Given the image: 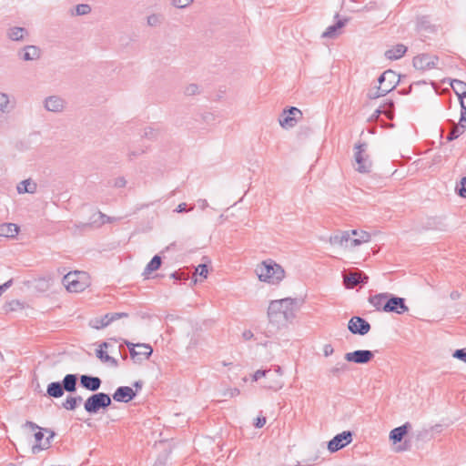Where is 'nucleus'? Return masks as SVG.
Here are the masks:
<instances>
[{
    "instance_id": "nucleus-1",
    "label": "nucleus",
    "mask_w": 466,
    "mask_h": 466,
    "mask_svg": "<svg viewBox=\"0 0 466 466\" xmlns=\"http://www.w3.org/2000/svg\"><path fill=\"white\" fill-rule=\"evenodd\" d=\"M299 303V299L291 298L272 300L268 309V318L272 328L268 332L273 334L291 321L295 318V309Z\"/></svg>"
},
{
    "instance_id": "nucleus-2",
    "label": "nucleus",
    "mask_w": 466,
    "mask_h": 466,
    "mask_svg": "<svg viewBox=\"0 0 466 466\" xmlns=\"http://www.w3.org/2000/svg\"><path fill=\"white\" fill-rule=\"evenodd\" d=\"M256 273L260 281L269 284H278L285 277V270L272 259L263 261L258 265Z\"/></svg>"
},
{
    "instance_id": "nucleus-3",
    "label": "nucleus",
    "mask_w": 466,
    "mask_h": 466,
    "mask_svg": "<svg viewBox=\"0 0 466 466\" xmlns=\"http://www.w3.org/2000/svg\"><path fill=\"white\" fill-rule=\"evenodd\" d=\"M78 374H66L62 381H54L47 385L46 396L49 398H61L65 391L75 393L77 390Z\"/></svg>"
},
{
    "instance_id": "nucleus-4",
    "label": "nucleus",
    "mask_w": 466,
    "mask_h": 466,
    "mask_svg": "<svg viewBox=\"0 0 466 466\" xmlns=\"http://www.w3.org/2000/svg\"><path fill=\"white\" fill-rule=\"evenodd\" d=\"M112 405V398L105 392H95L84 402L85 410L90 414H97L100 410H106Z\"/></svg>"
},
{
    "instance_id": "nucleus-5",
    "label": "nucleus",
    "mask_w": 466,
    "mask_h": 466,
    "mask_svg": "<svg viewBox=\"0 0 466 466\" xmlns=\"http://www.w3.org/2000/svg\"><path fill=\"white\" fill-rule=\"evenodd\" d=\"M70 292H81L89 286L88 276L83 271H74L66 274L62 280Z\"/></svg>"
},
{
    "instance_id": "nucleus-6",
    "label": "nucleus",
    "mask_w": 466,
    "mask_h": 466,
    "mask_svg": "<svg viewBox=\"0 0 466 466\" xmlns=\"http://www.w3.org/2000/svg\"><path fill=\"white\" fill-rule=\"evenodd\" d=\"M368 144L359 142L354 146V161L356 163V171L359 173H369L371 171L372 161L367 153Z\"/></svg>"
},
{
    "instance_id": "nucleus-7",
    "label": "nucleus",
    "mask_w": 466,
    "mask_h": 466,
    "mask_svg": "<svg viewBox=\"0 0 466 466\" xmlns=\"http://www.w3.org/2000/svg\"><path fill=\"white\" fill-rule=\"evenodd\" d=\"M302 117V112L295 106H289L283 110L279 116V122L283 128L294 127L299 119Z\"/></svg>"
},
{
    "instance_id": "nucleus-8",
    "label": "nucleus",
    "mask_w": 466,
    "mask_h": 466,
    "mask_svg": "<svg viewBox=\"0 0 466 466\" xmlns=\"http://www.w3.org/2000/svg\"><path fill=\"white\" fill-rule=\"evenodd\" d=\"M388 300L384 305V312L400 315L409 310L404 298L398 297L391 293H388Z\"/></svg>"
},
{
    "instance_id": "nucleus-9",
    "label": "nucleus",
    "mask_w": 466,
    "mask_h": 466,
    "mask_svg": "<svg viewBox=\"0 0 466 466\" xmlns=\"http://www.w3.org/2000/svg\"><path fill=\"white\" fill-rule=\"evenodd\" d=\"M353 432L350 431H344L341 433L335 435L328 442V450L330 452H336L352 441Z\"/></svg>"
},
{
    "instance_id": "nucleus-10",
    "label": "nucleus",
    "mask_w": 466,
    "mask_h": 466,
    "mask_svg": "<svg viewBox=\"0 0 466 466\" xmlns=\"http://www.w3.org/2000/svg\"><path fill=\"white\" fill-rule=\"evenodd\" d=\"M370 329L369 321L360 316H353L348 322V329L354 335L364 336Z\"/></svg>"
},
{
    "instance_id": "nucleus-11",
    "label": "nucleus",
    "mask_w": 466,
    "mask_h": 466,
    "mask_svg": "<svg viewBox=\"0 0 466 466\" xmlns=\"http://www.w3.org/2000/svg\"><path fill=\"white\" fill-rule=\"evenodd\" d=\"M374 358V353L369 350H357L348 352L344 355V359L349 362L356 364H367Z\"/></svg>"
},
{
    "instance_id": "nucleus-12",
    "label": "nucleus",
    "mask_w": 466,
    "mask_h": 466,
    "mask_svg": "<svg viewBox=\"0 0 466 466\" xmlns=\"http://www.w3.org/2000/svg\"><path fill=\"white\" fill-rule=\"evenodd\" d=\"M439 57L429 54H421L413 58V66L418 70H429L436 67Z\"/></svg>"
},
{
    "instance_id": "nucleus-13",
    "label": "nucleus",
    "mask_w": 466,
    "mask_h": 466,
    "mask_svg": "<svg viewBox=\"0 0 466 466\" xmlns=\"http://www.w3.org/2000/svg\"><path fill=\"white\" fill-rule=\"evenodd\" d=\"M369 277L361 270L356 269L344 276V282L348 289H352L358 285L368 283Z\"/></svg>"
},
{
    "instance_id": "nucleus-14",
    "label": "nucleus",
    "mask_w": 466,
    "mask_h": 466,
    "mask_svg": "<svg viewBox=\"0 0 466 466\" xmlns=\"http://www.w3.org/2000/svg\"><path fill=\"white\" fill-rule=\"evenodd\" d=\"M80 386L91 392H96L102 384V380L97 376L83 374L79 376Z\"/></svg>"
},
{
    "instance_id": "nucleus-15",
    "label": "nucleus",
    "mask_w": 466,
    "mask_h": 466,
    "mask_svg": "<svg viewBox=\"0 0 466 466\" xmlns=\"http://www.w3.org/2000/svg\"><path fill=\"white\" fill-rule=\"evenodd\" d=\"M137 396V390L128 386L118 387L112 395L115 401L127 403Z\"/></svg>"
},
{
    "instance_id": "nucleus-16",
    "label": "nucleus",
    "mask_w": 466,
    "mask_h": 466,
    "mask_svg": "<svg viewBox=\"0 0 466 466\" xmlns=\"http://www.w3.org/2000/svg\"><path fill=\"white\" fill-rule=\"evenodd\" d=\"M17 56L24 61L37 60L41 57V49L34 45L25 46L18 51Z\"/></svg>"
},
{
    "instance_id": "nucleus-17",
    "label": "nucleus",
    "mask_w": 466,
    "mask_h": 466,
    "mask_svg": "<svg viewBox=\"0 0 466 466\" xmlns=\"http://www.w3.org/2000/svg\"><path fill=\"white\" fill-rule=\"evenodd\" d=\"M65 100L58 96H50L44 101V106L47 111L60 113L65 108Z\"/></svg>"
},
{
    "instance_id": "nucleus-18",
    "label": "nucleus",
    "mask_w": 466,
    "mask_h": 466,
    "mask_svg": "<svg viewBox=\"0 0 466 466\" xmlns=\"http://www.w3.org/2000/svg\"><path fill=\"white\" fill-rule=\"evenodd\" d=\"M137 350H135V358H131L135 363H139L144 360H148L153 353V349L149 344L137 343Z\"/></svg>"
},
{
    "instance_id": "nucleus-19",
    "label": "nucleus",
    "mask_w": 466,
    "mask_h": 466,
    "mask_svg": "<svg viewBox=\"0 0 466 466\" xmlns=\"http://www.w3.org/2000/svg\"><path fill=\"white\" fill-rule=\"evenodd\" d=\"M410 429L411 424L410 422H405L403 425L394 428L390 432V440L394 444L400 442L403 440V438L408 434Z\"/></svg>"
},
{
    "instance_id": "nucleus-20",
    "label": "nucleus",
    "mask_w": 466,
    "mask_h": 466,
    "mask_svg": "<svg viewBox=\"0 0 466 466\" xmlns=\"http://www.w3.org/2000/svg\"><path fill=\"white\" fill-rule=\"evenodd\" d=\"M348 22L347 18L339 19L335 24L327 27L322 33L321 37L323 38H335L340 34L341 28H343Z\"/></svg>"
},
{
    "instance_id": "nucleus-21",
    "label": "nucleus",
    "mask_w": 466,
    "mask_h": 466,
    "mask_svg": "<svg viewBox=\"0 0 466 466\" xmlns=\"http://www.w3.org/2000/svg\"><path fill=\"white\" fill-rule=\"evenodd\" d=\"M20 230L19 226L15 223H3L0 225V237L14 238Z\"/></svg>"
},
{
    "instance_id": "nucleus-22",
    "label": "nucleus",
    "mask_w": 466,
    "mask_h": 466,
    "mask_svg": "<svg viewBox=\"0 0 466 466\" xmlns=\"http://www.w3.org/2000/svg\"><path fill=\"white\" fill-rule=\"evenodd\" d=\"M407 46L402 44H398L390 49H388L384 56L389 60H397L401 58L407 52Z\"/></svg>"
},
{
    "instance_id": "nucleus-23",
    "label": "nucleus",
    "mask_w": 466,
    "mask_h": 466,
    "mask_svg": "<svg viewBox=\"0 0 466 466\" xmlns=\"http://www.w3.org/2000/svg\"><path fill=\"white\" fill-rule=\"evenodd\" d=\"M28 34L27 29L25 27L13 26L7 30L6 35L12 41H23Z\"/></svg>"
},
{
    "instance_id": "nucleus-24",
    "label": "nucleus",
    "mask_w": 466,
    "mask_h": 466,
    "mask_svg": "<svg viewBox=\"0 0 466 466\" xmlns=\"http://www.w3.org/2000/svg\"><path fill=\"white\" fill-rule=\"evenodd\" d=\"M388 292L379 293L369 298V302L378 310L384 312V305L388 300Z\"/></svg>"
},
{
    "instance_id": "nucleus-25",
    "label": "nucleus",
    "mask_w": 466,
    "mask_h": 466,
    "mask_svg": "<svg viewBox=\"0 0 466 466\" xmlns=\"http://www.w3.org/2000/svg\"><path fill=\"white\" fill-rule=\"evenodd\" d=\"M417 30L419 32L434 33L435 25L431 22L430 16L422 15L417 19Z\"/></svg>"
},
{
    "instance_id": "nucleus-26",
    "label": "nucleus",
    "mask_w": 466,
    "mask_h": 466,
    "mask_svg": "<svg viewBox=\"0 0 466 466\" xmlns=\"http://www.w3.org/2000/svg\"><path fill=\"white\" fill-rule=\"evenodd\" d=\"M45 432L48 433V436L46 437V441L43 443H35L32 447V453L37 454L39 451L43 450H46L50 448L51 446V441L55 437L56 433L54 431L45 428Z\"/></svg>"
},
{
    "instance_id": "nucleus-27",
    "label": "nucleus",
    "mask_w": 466,
    "mask_h": 466,
    "mask_svg": "<svg viewBox=\"0 0 466 466\" xmlns=\"http://www.w3.org/2000/svg\"><path fill=\"white\" fill-rule=\"evenodd\" d=\"M350 233L352 236L356 237L351 239V247L360 246V244L369 242L370 240V234L367 231H358L357 229H352L350 230Z\"/></svg>"
},
{
    "instance_id": "nucleus-28",
    "label": "nucleus",
    "mask_w": 466,
    "mask_h": 466,
    "mask_svg": "<svg viewBox=\"0 0 466 466\" xmlns=\"http://www.w3.org/2000/svg\"><path fill=\"white\" fill-rule=\"evenodd\" d=\"M22 427L24 429L28 428L32 431H35L34 434L35 443H43L42 441L44 439L45 428L38 426L36 423L31 420H26Z\"/></svg>"
},
{
    "instance_id": "nucleus-29",
    "label": "nucleus",
    "mask_w": 466,
    "mask_h": 466,
    "mask_svg": "<svg viewBox=\"0 0 466 466\" xmlns=\"http://www.w3.org/2000/svg\"><path fill=\"white\" fill-rule=\"evenodd\" d=\"M162 264V258L159 255H155L146 266L143 276L147 277L152 272L157 270Z\"/></svg>"
},
{
    "instance_id": "nucleus-30",
    "label": "nucleus",
    "mask_w": 466,
    "mask_h": 466,
    "mask_svg": "<svg viewBox=\"0 0 466 466\" xmlns=\"http://www.w3.org/2000/svg\"><path fill=\"white\" fill-rule=\"evenodd\" d=\"M82 400L83 399L80 395H68L65 401L62 403V407L67 410H75L79 403L82 402Z\"/></svg>"
},
{
    "instance_id": "nucleus-31",
    "label": "nucleus",
    "mask_w": 466,
    "mask_h": 466,
    "mask_svg": "<svg viewBox=\"0 0 466 466\" xmlns=\"http://www.w3.org/2000/svg\"><path fill=\"white\" fill-rule=\"evenodd\" d=\"M36 184L30 179H25L17 185V191L20 194L30 193L33 194L36 190Z\"/></svg>"
},
{
    "instance_id": "nucleus-32",
    "label": "nucleus",
    "mask_w": 466,
    "mask_h": 466,
    "mask_svg": "<svg viewBox=\"0 0 466 466\" xmlns=\"http://www.w3.org/2000/svg\"><path fill=\"white\" fill-rule=\"evenodd\" d=\"M448 123L450 124V126H451V129L447 136L448 142L455 140L465 132V130L457 126L453 120L450 119L448 120Z\"/></svg>"
},
{
    "instance_id": "nucleus-33",
    "label": "nucleus",
    "mask_w": 466,
    "mask_h": 466,
    "mask_svg": "<svg viewBox=\"0 0 466 466\" xmlns=\"http://www.w3.org/2000/svg\"><path fill=\"white\" fill-rule=\"evenodd\" d=\"M451 86L452 87L455 94L458 96L459 98L461 96H466V83L459 80V79H453L451 82Z\"/></svg>"
},
{
    "instance_id": "nucleus-34",
    "label": "nucleus",
    "mask_w": 466,
    "mask_h": 466,
    "mask_svg": "<svg viewBox=\"0 0 466 466\" xmlns=\"http://www.w3.org/2000/svg\"><path fill=\"white\" fill-rule=\"evenodd\" d=\"M109 313H107L101 318H95L90 321V326L96 329L107 327L111 323V320H109Z\"/></svg>"
},
{
    "instance_id": "nucleus-35",
    "label": "nucleus",
    "mask_w": 466,
    "mask_h": 466,
    "mask_svg": "<svg viewBox=\"0 0 466 466\" xmlns=\"http://www.w3.org/2000/svg\"><path fill=\"white\" fill-rule=\"evenodd\" d=\"M400 81V76L397 75L393 70L388 69L386 82L384 83V86H388V89H390V92L393 90L397 84Z\"/></svg>"
},
{
    "instance_id": "nucleus-36",
    "label": "nucleus",
    "mask_w": 466,
    "mask_h": 466,
    "mask_svg": "<svg viewBox=\"0 0 466 466\" xmlns=\"http://www.w3.org/2000/svg\"><path fill=\"white\" fill-rule=\"evenodd\" d=\"M208 274V266L206 264H199L197 268H195V271L193 273V276L191 277V283H197L198 279L196 278V275H198L202 279H207Z\"/></svg>"
},
{
    "instance_id": "nucleus-37",
    "label": "nucleus",
    "mask_w": 466,
    "mask_h": 466,
    "mask_svg": "<svg viewBox=\"0 0 466 466\" xmlns=\"http://www.w3.org/2000/svg\"><path fill=\"white\" fill-rule=\"evenodd\" d=\"M266 380L268 381L263 385L266 389L278 390L283 386L281 380H279L277 377H268Z\"/></svg>"
},
{
    "instance_id": "nucleus-38",
    "label": "nucleus",
    "mask_w": 466,
    "mask_h": 466,
    "mask_svg": "<svg viewBox=\"0 0 466 466\" xmlns=\"http://www.w3.org/2000/svg\"><path fill=\"white\" fill-rule=\"evenodd\" d=\"M189 274H191V271H189L187 268H183V269H179L177 271L173 272L170 275V277L176 280L186 281V280L191 279L189 277Z\"/></svg>"
},
{
    "instance_id": "nucleus-39",
    "label": "nucleus",
    "mask_w": 466,
    "mask_h": 466,
    "mask_svg": "<svg viewBox=\"0 0 466 466\" xmlns=\"http://www.w3.org/2000/svg\"><path fill=\"white\" fill-rule=\"evenodd\" d=\"M10 100L9 96L6 93L0 92V111L3 113L10 110Z\"/></svg>"
},
{
    "instance_id": "nucleus-40",
    "label": "nucleus",
    "mask_w": 466,
    "mask_h": 466,
    "mask_svg": "<svg viewBox=\"0 0 466 466\" xmlns=\"http://www.w3.org/2000/svg\"><path fill=\"white\" fill-rule=\"evenodd\" d=\"M347 364L344 362H338L336 366L329 370V375L339 377V374L347 370Z\"/></svg>"
},
{
    "instance_id": "nucleus-41",
    "label": "nucleus",
    "mask_w": 466,
    "mask_h": 466,
    "mask_svg": "<svg viewBox=\"0 0 466 466\" xmlns=\"http://www.w3.org/2000/svg\"><path fill=\"white\" fill-rule=\"evenodd\" d=\"M158 136V130L155 129L151 127H147L144 129V134L142 135V137H145L149 140H156Z\"/></svg>"
},
{
    "instance_id": "nucleus-42",
    "label": "nucleus",
    "mask_w": 466,
    "mask_h": 466,
    "mask_svg": "<svg viewBox=\"0 0 466 466\" xmlns=\"http://www.w3.org/2000/svg\"><path fill=\"white\" fill-rule=\"evenodd\" d=\"M393 108H394L393 101L390 100L389 102H387L385 104V110H381L380 108H378L375 111V114L380 115V114L384 113L388 117H390Z\"/></svg>"
},
{
    "instance_id": "nucleus-43",
    "label": "nucleus",
    "mask_w": 466,
    "mask_h": 466,
    "mask_svg": "<svg viewBox=\"0 0 466 466\" xmlns=\"http://www.w3.org/2000/svg\"><path fill=\"white\" fill-rule=\"evenodd\" d=\"M91 12V6L87 4H79L76 6V15H85Z\"/></svg>"
},
{
    "instance_id": "nucleus-44",
    "label": "nucleus",
    "mask_w": 466,
    "mask_h": 466,
    "mask_svg": "<svg viewBox=\"0 0 466 466\" xmlns=\"http://www.w3.org/2000/svg\"><path fill=\"white\" fill-rule=\"evenodd\" d=\"M456 192L460 197L466 198V177H463L460 185L456 186Z\"/></svg>"
},
{
    "instance_id": "nucleus-45",
    "label": "nucleus",
    "mask_w": 466,
    "mask_h": 466,
    "mask_svg": "<svg viewBox=\"0 0 466 466\" xmlns=\"http://www.w3.org/2000/svg\"><path fill=\"white\" fill-rule=\"evenodd\" d=\"M270 374H271V370H258L253 374L252 380L257 381L258 380H259L262 377L268 378Z\"/></svg>"
},
{
    "instance_id": "nucleus-46",
    "label": "nucleus",
    "mask_w": 466,
    "mask_h": 466,
    "mask_svg": "<svg viewBox=\"0 0 466 466\" xmlns=\"http://www.w3.org/2000/svg\"><path fill=\"white\" fill-rule=\"evenodd\" d=\"M452 357L466 363V348L454 350Z\"/></svg>"
},
{
    "instance_id": "nucleus-47",
    "label": "nucleus",
    "mask_w": 466,
    "mask_h": 466,
    "mask_svg": "<svg viewBox=\"0 0 466 466\" xmlns=\"http://www.w3.org/2000/svg\"><path fill=\"white\" fill-rule=\"evenodd\" d=\"M457 126L466 130V108L464 106L461 109V116Z\"/></svg>"
},
{
    "instance_id": "nucleus-48",
    "label": "nucleus",
    "mask_w": 466,
    "mask_h": 466,
    "mask_svg": "<svg viewBox=\"0 0 466 466\" xmlns=\"http://www.w3.org/2000/svg\"><path fill=\"white\" fill-rule=\"evenodd\" d=\"M198 92V86L196 84H190L185 88V95L194 96Z\"/></svg>"
},
{
    "instance_id": "nucleus-49",
    "label": "nucleus",
    "mask_w": 466,
    "mask_h": 466,
    "mask_svg": "<svg viewBox=\"0 0 466 466\" xmlns=\"http://www.w3.org/2000/svg\"><path fill=\"white\" fill-rule=\"evenodd\" d=\"M172 5L177 8H184L190 5L193 0H171Z\"/></svg>"
},
{
    "instance_id": "nucleus-50",
    "label": "nucleus",
    "mask_w": 466,
    "mask_h": 466,
    "mask_svg": "<svg viewBox=\"0 0 466 466\" xmlns=\"http://www.w3.org/2000/svg\"><path fill=\"white\" fill-rule=\"evenodd\" d=\"M109 320H111V323L115 320H117L121 318H127L128 314L126 312H110L109 313Z\"/></svg>"
},
{
    "instance_id": "nucleus-51",
    "label": "nucleus",
    "mask_w": 466,
    "mask_h": 466,
    "mask_svg": "<svg viewBox=\"0 0 466 466\" xmlns=\"http://www.w3.org/2000/svg\"><path fill=\"white\" fill-rule=\"evenodd\" d=\"M266 417L264 416H258L257 417L255 420H254V422H253V425L258 428V429H260L262 428L265 424H266Z\"/></svg>"
},
{
    "instance_id": "nucleus-52",
    "label": "nucleus",
    "mask_w": 466,
    "mask_h": 466,
    "mask_svg": "<svg viewBox=\"0 0 466 466\" xmlns=\"http://www.w3.org/2000/svg\"><path fill=\"white\" fill-rule=\"evenodd\" d=\"M144 153H146V149L131 150L127 153V158L129 161H132L134 157H137Z\"/></svg>"
},
{
    "instance_id": "nucleus-53",
    "label": "nucleus",
    "mask_w": 466,
    "mask_h": 466,
    "mask_svg": "<svg viewBox=\"0 0 466 466\" xmlns=\"http://www.w3.org/2000/svg\"><path fill=\"white\" fill-rule=\"evenodd\" d=\"M96 355L102 362H106L108 357L107 352L102 349H97L96 350Z\"/></svg>"
},
{
    "instance_id": "nucleus-54",
    "label": "nucleus",
    "mask_w": 466,
    "mask_h": 466,
    "mask_svg": "<svg viewBox=\"0 0 466 466\" xmlns=\"http://www.w3.org/2000/svg\"><path fill=\"white\" fill-rule=\"evenodd\" d=\"M240 393L239 390L237 389V388H233V389H228L224 393H223V396L224 397H230V398H233L235 396H238V394Z\"/></svg>"
},
{
    "instance_id": "nucleus-55",
    "label": "nucleus",
    "mask_w": 466,
    "mask_h": 466,
    "mask_svg": "<svg viewBox=\"0 0 466 466\" xmlns=\"http://www.w3.org/2000/svg\"><path fill=\"white\" fill-rule=\"evenodd\" d=\"M125 344L128 348V350H129V353H130V357L131 358H135V356H136L135 350L137 349V344L132 343V342L127 341V340H125Z\"/></svg>"
},
{
    "instance_id": "nucleus-56",
    "label": "nucleus",
    "mask_w": 466,
    "mask_h": 466,
    "mask_svg": "<svg viewBox=\"0 0 466 466\" xmlns=\"http://www.w3.org/2000/svg\"><path fill=\"white\" fill-rule=\"evenodd\" d=\"M329 242L332 245H339V246L343 245V241L341 240V238H340L339 234L331 236L329 238Z\"/></svg>"
},
{
    "instance_id": "nucleus-57",
    "label": "nucleus",
    "mask_w": 466,
    "mask_h": 466,
    "mask_svg": "<svg viewBox=\"0 0 466 466\" xmlns=\"http://www.w3.org/2000/svg\"><path fill=\"white\" fill-rule=\"evenodd\" d=\"M388 86H378L376 87V90L378 91V93L380 94V96H386L388 93H390V89H388Z\"/></svg>"
},
{
    "instance_id": "nucleus-58",
    "label": "nucleus",
    "mask_w": 466,
    "mask_h": 466,
    "mask_svg": "<svg viewBox=\"0 0 466 466\" xmlns=\"http://www.w3.org/2000/svg\"><path fill=\"white\" fill-rule=\"evenodd\" d=\"M193 208H194V206H193L191 208H189V210H193ZM175 211H176V212H177V213L187 212V211H188V209H187V205L186 203H180V204L177 207V208L175 209Z\"/></svg>"
},
{
    "instance_id": "nucleus-59",
    "label": "nucleus",
    "mask_w": 466,
    "mask_h": 466,
    "mask_svg": "<svg viewBox=\"0 0 466 466\" xmlns=\"http://www.w3.org/2000/svg\"><path fill=\"white\" fill-rule=\"evenodd\" d=\"M126 184H127V180L125 179V177H119L116 178L114 186L116 187H124L126 186Z\"/></svg>"
},
{
    "instance_id": "nucleus-60",
    "label": "nucleus",
    "mask_w": 466,
    "mask_h": 466,
    "mask_svg": "<svg viewBox=\"0 0 466 466\" xmlns=\"http://www.w3.org/2000/svg\"><path fill=\"white\" fill-rule=\"evenodd\" d=\"M339 235H340L341 240L343 241V244H344V243H347V242H349V241H350V242H351V239H352V238H350V235H351L350 231H343V232H342L341 234H339Z\"/></svg>"
},
{
    "instance_id": "nucleus-61",
    "label": "nucleus",
    "mask_w": 466,
    "mask_h": 466,
    "mask_svg": "<svg viewBox=\"0 0 466 466\" xmlns=\"http://www.w3.org/2000/svg\"><path fill=\"white\" fill-rule=\"evenodd\" d=\"M334 352V349L330 344H326L323 349V353L325 357L330 356Z\"/></svg>"
},
{
    "instance_id": "nucleus-62",
    "label": "nucleus",
    "mask_w": 466,
    "mask_h": 466,
    "mask_svg": "<svg viewBox=\"0 0 466 466\" xmlns=\"http://www.w3.org/2000/svg\"><path fill=\"white\" fill-rule=\"evenodd\" d=\"M282 376V370L279 366H278L274 370H271V374L269 377H277L279 380H280V377Z\"/></svg>"
},
{
    "instance_id": "nucleus-63",
    "label": "nucleus",
    "mask_w": 466,
    "mask_h": 466,
    "mask_svg": "<svg viewBox=\"0 0 466 466\" xmlns=\"http://www.w3.org/2000/svg\"><path fill=\"white\" fill-rule=\"evenodd\" d=\"M13 283V279H9L5 282L3 285H0V296L9 288Z\"/></svg>"
},
{
    "instance_id": "nucleus-64",
    "label": "nucleus",
    "mask_w": 466,
    "mask_h": 466,
    "mask_svg": "<svg viewBox=\"0 0 466 466\" xmlns=\"http://www.w3.org/2000/svg\"><path fill=\"white\" fill-rule=\"evenodd\" d=\"M253 332L249 329H246L242 333V337L245 340H249L253 338Z\"/></svg>"
}]
</instances>
